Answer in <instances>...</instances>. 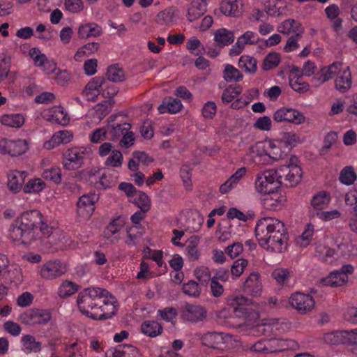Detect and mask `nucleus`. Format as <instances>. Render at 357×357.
<instances>
[{
    "label": "nucleus",
    "mask_w": 357,
    "mask_h": 357,
    "mask_svg": "<svg viewBox=\"0 0 357 357\" xmlns=\"http://www.w3.org/2000/svg\"><path fill=\"white\" fill-rule=\"evenodd\" d=\"M354 268L351 264L342 266L340 269L332 271L326 278H321L320 283L322 286L338 287L344 285L348 282V275L354 273Z\"/></svg>",
    "instance_id": "423d86ee"
},
{
    "label": "nucleus",
    "mask_w": 357,
    "mask_h": 357,
    "mask_svg": "<svg viewBox=\"0 0 357 357\" xmlns=\"http://www.w3.org/2000/svg\"><path fill=\"white\" fill-rule=\"evenodd\" d=\"M63 167L67 170H75L81 167L83 163V157L77 148L66 150L63 154Z\"/></svg>",
    "instance_id": "2eb2a0df"
},
{
    "label": "nucleus",
    "mask_w": 357,
    "mask_h": 357,
    "mask_svg": "<svg viewBox=\"0 0 357 357\" xmlns=\"http://www.w3.org/2000/svg\"><path fill=\"white\" fill-rule=\"evenodd\" d=\"M265 197L262 199L263 207L266 210L275 211L285 200L284 197L276 191L270 193H264Z\"/></svg>",
    "instance_id": "4be33fe9"
},
{
    "label": "nucleus",
    "mask_w": 357,
    "mask_h": 357,
    "mask_svg": "<svg viewBox=\"0 0 357 357\" xmlns=\"http://www.w3.org/2000/svg\"><path fill=\"white\" fill-rule=\"evenodd\" d=\"M186 47L187 49L190 52H193L195 50L202 47V51L199 50L198 52L194 53L196 56L202 55L205 52V47L202 45L199 40L195 37L191 38L188 40L186 43Z\"/></svg>",
    "instance_id": "e2e57ef3"
},
{
    "label": "nucleus",
    "mask_w": 357,
    "mask_h": 357,
    "mask_svg": "<svg viewBox=\"0 0 357 357\" xmlns=\"http://www.w3.org/2000/svg\"><path fill=\"white\" fill-rule=\"evenodd\" d=\"M99 46L100 45L98 43H89L84 45L77 50L74 56L75 59L76 61H79V57H82L84 55L89 56L96 52V51H98Z\"/></svg>",
    "instance_id": "49530a36"
},
{
    "label": "nucleus",
    "mask_w": 357,
    "mask_h": 357,
    "mask_svg": "<svg viewBox=\"0 0 357 357\" xmlns=\"http://www.w3.org/2000/svg\"><path fill=\"white\" fill-rule=\"evenodd\" d=\"M229 339L227 335L223 333L208 332L201 337L202 343L214 349H223L226 347V343Z\"/></svg>",
    "instance_id": "f8f14e48"
},
{
    "label": "nucleus",
    "mask_w": 357,
    "mask_h": 357,
    "mask_svg": "<svg viewBox=\"0 0 357 357\" xmlns=\"http://www.w3.org/2000/svg\"><path fill=\"white\" fill-rule=\"evenodd\" d=\"M26 176L25 172L15 171L8 176V188L15 192H18L22 187L24 178Z\"/></svg>",
    "instance_id": "a878e982"
},
{
    "label": "nucleus",
    "mask_w": 357,
    "mask_h": 357,
    "mask_svg": "<svg viewBox=\"0 0 357 357\" xmlns=\"http://www.w3.org/2000/svg\"><path fill=\"white\" fill-rule=\"evenodd\" d=\"M65 6L71 13H78L83 9V3L82 0H66Z\"/></svg>",
    "instance_id": "338daca9"
},
{
    "label": "nucleus",
    "mask_w": 357,
    "mask_h": 357,
    "mask_svg": "<svg viewBox=\"0 0 357 357\" xmlns=\"http://www.w3.org/2000/svg\"><path fill=\"white\" fill-rule=\"evenodd\" d=\"M247 266L248 261L246 259L241 258L236 260L233 263L230 270L232 277L234 279L240 277Z\"/></svg>",
    "instance_id": "8fccbe9b"
},
{
    "label": "nucleus",
    "mask_w": 357,
    "mask_h": 357,
    "mask_svg": "<svg viewBox=\"0 0 357 357\" xmlns=\"http://www.w3.org/2000/svg\"><path fill=\"white\" fill-rule=\"evenodd\" d=\"M195 275L202 285H206L211 280L210 271L206 267H200L195 270Z\"/></svg>",
    "instance_id": "3c124183"
},
{
    "label": "nucleus",
    "mask_w": 357,
    "mask_h": 357,
    "mask_svg": "<svg viewBox=\"0 0 357 357\" xmlns=\"http://www.w3.org/2000/svg\"><path fill=\"white\" fill-rule=\"evenodd\" d=\"M123 155L118 150H113L111 155L107 158L105 165L114 167H119L122 165Z\"/></svg>",
    "instance_id": "603ef678"
},
{
    "label": "nucleus",
    "mask_w": 357,
    "mask_h": 357,
    "mask_svg": "<svg viewBox=\"0 0 357 357\" xmlns=\"http://www.w3.org/2000/svg\"><path fill=\"white\" fill-rule=\"evenodd\" d=\"M1 122L9 127L20 128L24 123V119L20 114H5L1 116Z\"/></svg>",
    "instance_id": "f704fd0d"
},
{
    "label": "nucleus",
    "mask_w": 357,
    "mask_h": 357,
    "mask_svg": "<svg viewBox=\"0 0 357 357\" xmlns=\"http://www.w3.org/2000/svg\"><path fill=\"white\" fill-rule=\"evenodd\" d=\"M36 311L37 309H29L22 313L20 316L22 321L29 325L37 324Z\"/></svg>",
    "instance_id": "680f3d73"
},
{
    "label": "nucleus",
    "mask_w": 357,
    "mask_h": 357,
    "mask_svg": "<svg viewBox=\"0 0 357 357\" xmlns=\"http://www.w3.org/2000/svg\"><path fill=\"white\" fill-rule=\"evenodd\" d=\"M271 275L279 284H284L288 280L290 273L287 269L277 268L272 272Z\"/></svg>",
    "instance_id": "bf43d9fd"
},
{
    "label": "nucleus",
    "mask_w": 357,
    "mask_h": 357,
    "mask_svg": "<svg viewBox=\"0 0 357 357\" xmlns=\"http://www.w3.org/2000/svg\"><path fill=\"white\" fill-rule=\"evenodd\" d=\"M214 40L220 47L229 45L234 41V32L225 28L218 29L214 34Z\"/></svg>",
    "instance_id": "cd10ccee"
},
{
    "label": "nucleus",
    "mask_w": 357,
    "mask_h": 357,
    "mask_svg": "<svg viewBox=\"0 0 357 357\" xmlns=\"http://www.w3.org/2000/svg\"><path fill=\"white\" fill-rule=\"evenodd\" d=\"M9 237L13 241L29 245L39 241L52 246L56 243L53 227L47 225L40 211L31 210L24 212L11 224Z\"/></svg>",
    "instance_id": "f257e3e1"
},
{
    "label": "nucleus",
    "mask_w": 357,
    "mask_h": 357,
    "mask_svg": "<svg viewBox=\"0 0 357 357\" xmlns=\"http://www.w3.org/2000/svg\"><path fill=\"white\" fill-rule=\"evenodd\" d=\"M29 56L33 59L36 66H43L47 62V56L36 47H33L29 50Z\"/></svg>",
    "instance_id": "864d4df0"
},
{
    "label": "nucleus",
    "mask_w": 357,
    "mask_h": 357,
    "mask_svg": "<svg viewBox=\"0 0 357 357\" xmlns=\"http://www.w3.org/2000/svg\"><path fill=\"white\" fill-rule=\"evenodd\" d=\"M238 66L245 72L254 74L257 68V61L254 57L243 55L239 59Z\"/></svg>",
    "instance_id": "72a5a7b5"
},
{
    "label": "nucleus",
    "mask_w": 357,
    "mask_h": 357,
    "mask_svg": "<svg viewBox=\"0 0 357 357\" xmlns=\"http://www.w3.org/2000/svg\"><path fill=\"white\" fill-rule=\"evenodd\" d=\"M23 349L26 353L31 351L38 352L41 349V343L36 340V338L31 335H26L22 337Z\"/></svg>",
    "instance_id": "e433bc0d"
},
{
    "label": "nucleus",
    "mask_w": 357,
    "mask_h": 357,
    "mask_svg": "<svg viewBox=\"0 0 357 357\" xmlns=\"http://www.w3.org/2000/svg\"><path fill=\"white\" fill-rule=\"evenodd\" d=\"M45 183L40 178L30 180L24 187L25 193L38 192L45 188Z\"/></svg>",
    "instance_id": "09e8293b"
},
{
    "label": "nucleus",
    "mask_w": 357,
    "mask_h": 357,
    "mask_svg": "<svg viewBox=\"0 0 357 357\" xmlns=\"http://www.w3.org/2000/svg\"><path fill=\"white\" fill-rule=\"evenodd\" d=\"M28 150L26 140H10L6 138L0 139V153L8 154L12 157L20 155Z\"/></svg>",
    "instance_id": "0eeeda50"
},
{
    "label": "nucleus",
    "mask_w": 357,
    "mask_h": 357,
    "mask_svg": "<svg viewBox=\"0 0 357 357\" xmlns=\"http://www.w3.org/2000/svg\"><path fill=\"white\" fill-rule=\"evenodd\" d=\"M278 180L281 185L287 188L296 186L301 180L303 172L301 168L292 162L276 169Z\"/></svg>",
    "instance_id": "39448f33"
},
{
    "label": "nucleus",
    "mask_w": 357,
    "mask_h": 357,
    "mask_svg": "<svg viewBox=\"0 0 357 357\" xmlns=\"http://www.w3.org/2000/svg\"><path fill=\"white\" fill-rule=\"evenodd\" d=\"M105 83V78L95 77L86 85L82 91V95L87 100L95 102L99 95V89Z\"/></svg>",
    "instance_id": "a211bd4d"
},
{
    "label": "nucleus",
    "mask_w": 357,
    "mask_h": 357,
    "mask_svg": "<svg viewBox=\"0 0 357 357\" xmlns=\"http://www.w3.org/2000/svg\"><path fill=\"white\" fill-rule=\"evenodd\" d=\"M77 303L80 312L94 320L110 319L116 311L115 298L100 287L84 289L79 294Z\"/></svg>",
    "instance_id": "f03ea898"
},
{
    "label": "nucleus",
    "mask_w": 357,
    "mask_h": 357,
    "mask_svg": "<svg viewBox=\"0 0 357 357\" xmlns=\"http://www.w3.org/2000/svg\"><path fill=\"white\" fill-rule=\"evenodd\" d=\"M141 331L144 335L154 337L162 333L163 328L158 321H145L141 325Z\"/></svg>",
    "instance_id": "c756f323"
},
{
    "label": "nucleus",
    "mask_w": 357,
    "mask_h": 357,
    "mask_svg": "<svg viewBox=\"0 0 357 357\" xmlns=\"http://www.w3.org/2000/svg\"><path fill=\"white\" fill-rule=\"evenodd\" d=\"M217 112V107L214 102L208 101L206 102L202 109V113L205 119H212Z\"/></svg>",
    "instance_id": "13d9d810"
},
{
    "label": "nucleus",
    "mask_w": 357,
    "mask_h": 357,
    "mask_svg": "<svg viewBox=\"0 0 357 357\" xmlns=\"http://www.w3.org/2000/svg\"><path fill=\"white\" fill-rule=\"evenodd\" d=\"M343 344L357 345V328L351 331H342Z\"/></svg>",
    "instance_id": "052dcab7"
},
{
    "label": "nucleus",
    "mask_w": 357,
    "mask_h": 357,
    "mask_svg": "<svg viewBox=\"0 0 357 357\" xmlns=\"http://www.w3.org/2000/svg\"><path fill=\"white\" fill-rule=\"evenodd\" d=\"M60 169L52 168L50 169L45 170L43 172V177L45 179L53 181L56 183H59L61 181Z\"/></svg>",
    "instance_id": "0e129e2a"
},
{
    "label": "nucleus",
    "mask_w": 357,
    "mask_h": 357,
    "mask_svg": "<svg viewBox=\"0 0 357 357\" xmlns=\"http://www.w3.org/2000/svg\"><path fill=\"white\" fill-rule=\"evenodd\" d=\"M105 75L107 80L112 82H121L125 79L124 71L119 64L112 65L108 67Z\"/></svg>",
    "instance_id": "473e14b6"
},
{
    "label": "nucleus",
    "mask_w": 357,
    "mask_h": 357,
    "mask_svg": "<svg viewBox=\"0 0 357 357\" xmlns=\"http://www.w3.org/2000/svg\"><path fill=\"white\" fill-rule=\"evenodd\" d=\"M203 222L204 218L199 214H195L191 218H188L187 230L190 232L197 231L200 229Z\"/></svg>",
    "instance_id": "5fc2aeb1"
},
{
    "label": "nucleus",
    "mask_w": 357,
    "mask_h": 357,
    "mask_svg": "<svg viewBox=\"0 0 357 357\" xmlns=\"http://www.w3.org/2000/svg\"><path fill=\"white\" fill-rule=\"evenodd\" d=\"M157 22L161 25L169 24L173 20V13L169 10H163L157 15Z\"/></svg>",
    "instance_id": "774afa93"
},
{
    "label": "nucleus",
    "mask_w": 357,
    "mask_h": 357,
    "mask_svg": "<svg viewBox=\"0 0 357 357\" xmlns=\"http://www.w3.org/2000/svg\"><path fill=\"white\" fill-rule=\"evenodd\" d=\"M335 250L321 243H317L315 247V256L326 263H332Z\"/></svg>",
    "instance_id": "2f4dec72"
},
{
    "label": "nucleus",
    "mask_w": 357,
    "mask_h": 357,
    "mask_svg": "<svg viewBox=\"0 0 357 357\" xmlns=\"http://www.w3.org/2000/svg\"><path fill=\"white\" fill-rule=\"evenodd\" d=\"M255 236L259 245L268 251L282 253L287 250V229L278 219L266 217L259 220L255 227Z\"/></svg>",
    "instance_id": "7ed1b4c3"
},
{
    "label": "nucleus",
    "mask_w": 357,
    "mask_h": 357,
    "mask_svg": "<svg viewBox=\"0 0 357 357\" xmlns=\"http://www.w3.org/2000/svg\"><path fill=\"white\" fill-rule=\"evenodd\" d=\"M342 331H337L325 334L324 340L325 342L332 345L343 344Z\"/></svg>",
    "instance_id": "6e6d98bb"
},
{
    "label": "nucleus",
    "mask_w": 357,
    "mask_h": 357,
    "mask_svg": "<svg viewBox=\"0 0 357 357\" xmlns=\"http://www.w3.org/2000/svg\"><path fill=\"white\" fill-rule=\"evenodd\" d=\"M264 10L266 13L271 16H280L282 15L280 9L276 6L275 0L266 1L264 3Z\"/></svg>",
    "instance_id": "69168bd1"
},
{
    "label": "nucleus",
    "mask_w": 357,
    "mask_h": 357,
    "mask_svg": "<svg viewBox=\"0 0 357 357\" xmlns=\"http://www.w3.org/2000/svg\"><path fill=\"white\" fill-rule=\"evenodd\" d=\"M182 289L185 294L194 298L199 297L201 294L199 284L194 280H189L187 283H184Z\"/></svg>",
    "instance_id": "de8ad7c7"
},
{
    "label": "nucleus",
    "mask_w": 357,
    "mask_h": 357,
    "mask_svg": "<svg viewBox=\"0 0 357 357\" xmlns=\"http://www.w3.org/2000/svg\"><path fill=\"white\" fill-rule=\"evenodd\" d=\"M276 169H270L257 175L255 188L260 193H270L278 190L281 186Z\"/></svg>",
    "instance_id": "20e7f679"
},
{
    "label": "nucleus",
    "mask_w": 357,
    "mask_h": 357,
    "mask_svg": "<svg viewBox=\"0 0 357 357\" xmlns=\"http://www.w3.org/2000/svg\"><path fill=\"white\" fill-rule=\"evenodd\" d=\"M279 330V324L278 321L271 323H262L257 324L250 329V333L254 336H266L270 337L272 335H276L277 331Z\"/></svg>",
    "instance_id": "aec40b11"
},
{
    "label": "nucleus",
    "mask_w": 357,
    "mask_h": 357,
    "mask_svg": "<svg viewBox=\"0 0 357 357\" xmlns=\"http://www.w3.org/2000/svg\"><path fill=\"white\" fill-rule=\"evenodd\" d=\"M98 198V195L96 193L81 196L77 203V215L83 219L89 218L95 210V204Z\"/></svg>",
    "instance_id": "6e6552de"
},
{
    "label": "nucleus",
    "mask_w": 357,
    "mask_h": 357,
    "mask_svg": "<svg viewBox=\"0 0 357 357\" xmlns=\"http://www.w3.org/2000/svg\"><path fill=\"white\" fill-rule=\"evenodd\" d=\"M281 142L277 140H267L264 142H259L256 144L255 148L263 149V153H259V155L264 154L268 155L270 158L273 160H279L283 158V156L286 154L282 151Z\"/></svg>",
    "instance_id": "9b49d317"
},
{
    "label": "nucleus",
    "mask_w": 357,
    "mask_h": 357,
    "mask_svg": "<svg viewBox=\"0 0 357 357\" xmlns=\"http://www.w3.org/2000/svg\"><path fill=\"white\" fill-rule=\"evenodd\" d=\"M260 275L257 273H252L243 284V291L252 296H259L262 291Z\"/></svg>",
    "instance_id": "6ab92c4d"
},
{
    "label": "nucleus",
    "mask_w": 357,
    "mask_h": 357,
    "mask_svg": "<svg viewBox=\"0 0 357 357\" xmlns=\"http://www.w3.org/2000/svg\"><path fill=\"white\" fill-rule=\"evenodd\" d=\"M259 37L256 33L248 31L241 36L234 45L230 50V56L239 55L244 49L245 45H255L259 42Z\"/></svg>",
    "instance_id": "dca6fc26"
},
{
    "label": "nucleus",
    "mask_w": 357,
    "mask_h": 357,
    "mask_svg": "<svg viewBox=\"0 0 357 357\" xmlns=\"http://www.w3.org/2000/svg\"><path fill=\"white\" fill-rule=\"evenodd\" d=\"M10 261L5 255L0 254V276L10 282H22L21 270L19 268L8 269Z\"/></svg>",
    "instance_id": "ddd939ff"
},
{
    "label": "nucleus",
    "mask_w": 357,
    "mask_h": 357,
    "mask_svg": "<svg viewBox=\"0 0 357 357\" xmlns=\"http://www.w3.org/2000/svg\"><path fill=\"white\" fill-rule=\"evenodd\" d=\"M72 139L73 133L70 131L61 130L55 132L49 141L45 142L44 148L48 150L52 149L61 144L70 142Z\"/></svg>",
    "instance_id": "412c9836"
},
{
    "label": "nucleus",
    "mask_w": 357,
    "mask_h": 357,
    "mask_svg": "<svg viewBox=\"0 0 357 357\" xmlns=\"http://www.w3.org/2000/svg\"><path fill=\"white\" fill-rule=\"evenodd\" d=\"M357 178L356 174L355 173L354 168L351 166H347L343 168L340 174V181L346 185H352Z\"/></svg>",
    "instance_id": "a19ab883"
},
{
    "label": "nucleus",
    "mask_w": 357,
    "mask_h": 357,
    "mask_svg": "<svg viewBox=\"0 0 357 357\" xmlns=\"http://www.w3.org/2000/svg\"><path fill=\"white\" fill-rule=\"evenodd\" d=\"M273 119L276 122L287 121L298 125L305 121V117L301 112L290 107H282L276 110Z\"/></svg>",
    "instance_id": "9d476101"
},
{
    "label": "nucleus",
    "mask_w": 357,
    "mask_h": 357,
    "mask_svg": "<svg viewBox=\"0 0 357 357\" xmlns=\"http://www.w3.org/2000/svg\"><path fill=\"white\" fill-rule=\"evenodd\" d=\"M130 354L133 356L138 354L137 349L130 344L119 345L112 351V357H130Z\"/></svg>",
    "instance_id": "c9c22d12"
},
{
    "label": "nucleus",
    "mask_w": 357,
    "mask_h": 357,
    "mask_svg": "<svg viewBox=\"0 0 357 357\" xmlns=\"http://www.w3.org/2000/svg\"><path fill=\"white\" fill-rule=\"evenodd\" d=\"M351 86V75L349 68L344 70L338 75L335 81V86L337 90L341 93H344L350 89Z\"/></svg>",
    "instance_id": "b1692460"
},
{
    "label": "nucleus",
    "mask_w": 357,
    "mask_h": 357,
    "mask_svg": "<svg viewBox=\"0 0 357 357\" xmlns=\"http://www.w3.org/2000/svg\"><path fill=\"white\" fill-rule=\"evenodd\" d=\"M206 12V3L194 1L188 10V19L193 22L202 17Z\"/></svg>",
    "instance_id": "c85d7f7f"
},
{
    "label": "nucleus",
    "mask_w": 357,
    "mask_h": 357,
    "mask_svg": "<svg viewBox=\"0 0 357 357\" xmlns=\"http://www.w3.org/2000/svg\"><path fill=\"white\" fill-rule=\"evenodd\" d=\"M116 115H112L109 117V125L107 126V129L109 130V132L112 135V140L118 139L121 136H123L125 132H128L130 128L131 125L128 123H124L122 124H112L113 121H114Z\"/></svg>",
    "instance_id": "393cba45"
},
{
    "label": "nucleus",
    "mask_w": 357,
    "mask_h": 357,
    "mask_svg": "<svg viewBox=\"0 0 357 357\" xmlns=\"http://www.w3.org/2000/svg\"><path fill=\"white\" fill-rule=\"evenodd\" d=\"M330 202V197L325 192H321L314 195L311 201V205L314 210L321 211Z\"/></svg>",
    "instance_id": "4c0bfd02"
},
{
    "label": "nucleus",
    "mask_w": 357,
    "mask_h": 357,
    "mask_svg": "<svg viewBox=\"0 0 357 357\" xmlns=\"http://www.w3.org/2000/svg\"><path fill=\"white\" fill-rule=\"evenodd\" d=\"M123 225L120 222L119 219L112 220L104 230V235L107 238H111L115 234L119 232Z\"/></svg>",
    "instance_id": "4d7b16f0"
},
{
    "label": "nucleus",
    "mask_w": 357,
    "mask_h": 357,
    "mask_svg": "<svg viewBox=\"0 0 357 357\" xmlns=\"http://www.w3.org/2000/svg\"><path fill=\"white\" fill-rule=\"evenodd\" d=\"M280 62V55L277 52H271L264 58L261 68L264 71L276 68Z\"/></svg>",
    "instance_id": "79ce46f5"
},
{
    "label": "nucleus",
    "mask_w": 357,
    "mask_h": 357,
    "mask_svg": "<svg viewBox=\"0 0 357 357\" xmlns=\"http://www.w3.org/2000/svg\"><path fill=\"white\" fill-rule=\"evenodd\" d=\"M102 33V29L95 23H89L79 26L78 35L81 38H88L89 37L99 36Z\"/></svg>",
    "instance_id": "bb28decb"
},
{
    "label": "nucleus",
    "mask_w": 357,
    "mask_h": 357,
    "mask_svg": "<svg viewBox=\"0 0 357 357\" xmlns=\"http://www.w3.org/2000/svg\"><path fill=\"white\" fill-rule=\"evenodd\" d=\"M337 140V134L334 131H331L326 134L324 139V145L320 149L319 153L320 155H325L331 149L333 144Z\"/></svg>",
    "instance_id": "a18cd8bd"
},
{
    "label": "nucleus",
    "mask_w": 357,
    "mask_h": 357,
    "mask_svg": "<svg viewBox=\"0 0 357 357\" xmlns=\"http://www.w3.org/2000/svg\"><path fill=\"white\" fill-rule=\"evenodd\" d=\"M223 73V77L226 82H239L243 79V74L232 65L227 64Z\"/></svg>",
    "instance_id": "37998d69"
},
{
    "label": "nucleus",
    "mask_w": 357,
    "mask_h": 357,
    "mask_svg": "<svg viewBox=\"0 0 357 357\" xmlns=\"http://www.w3.org/2000/svg\"><path fill=\"white\" fill-rule=\"evenodd\" d=\"M67 271L66 267L59 261H48L40 269L41 276L51 280L63 275Z\"/></svg>",
    "instance_id": "4468645a"
},
{
    "label": "nucleus",
    "mask_w": 357,
    "mask_h": 357,
    "mask_svg": "<svg viewBox=\"0 0 357 357\" xmlns=\"http://www.w3.org/2000/svg\"><path fill=\"white\" fill-rule=\"evenodd\" d=\"M237 0H224L220 6V11L227 16H235L238 13Z\"/></svg>",
    "instance_id": "c03bdc74"
},
{
    "label": "nucleus",
    "mask_w": 357,
    "mask_h": 357,
    "mask_svg": "<svg viewBox=\"0 0 357 357\" xmlns=\"http://www.w3.org/2000/svg\"><path fill=\"white\" fill-rule=\"evenodd\" d=\"M246 173V169L241 167L238 169L233 175H231L223 184L220 187V192L222 194L227 193L234 185H236L239 180Z\"/></svg>",
    "instance_id": "7c9ffc66"
},
{
    "label": "nucleus",
    "mask_w": 357,
    "mask_h": 357,
    "mask_svg": "<svg viewBox=\"0 0 357 357\" xmlns=\"http://www.w3.org/2000/svg\"><path fill=\"white\" fill-rule=\"evenodd\" d=\"M79 285L71 281L66 280L61 283L58 289L60 298L68 297L78 291Z\"/></svg>",
    "instance_id": "58836bf2"
},
{
    "label": "nucleus",
    "mask_w": 357,
    "mask_h": 357,
    "mask_svg": "<svg viewBox=\"0 0 357 357\" xmlns=\"http://www.w3.org/2000/svg\"><path fill=\"white\" fill-rule=\"evenodd\" d=\"M289 302L291 307L301 314H305L311 311L315 305V302L310 295L301 292L291 294Z\"/></svg>",
    "instance_id": "1a4fd4ad"
},
{
    "label": "nucleus",
    "mask_w": 357,
    "mask_h": 357,
    "mask_svg": "<svg viewBox=\"0 0 357 357\" xmlns=\"http://www.w3.org/2000/svg\"><path fill=\"white\" fill-rule=\"evenodd\" d=\"M182 107L183 105L179 99L167 97L163 100L162 103L158 106V109L160 114H164L166 112L175 114L180 112Z\"/></svg>",
    "instance_id": "5701e85b"
},
{
    "label": "nucleus",
    "mask_w": 357,
    "mask_h": 357,
    "mask_svg": "<svg viewBox=\"0 0 357 357\" xmlns=\"http://www.w3.org/2000/svg\"><path fill=\"white\" fill-rule=\"evenodd\" d=\"M183 317L188 321H202L206 317V310L201 305L186 304L183 311Z\"/></svg>",
    "instance_id": "f3484780"
},
{
    "label": "nucleus",
    "mask_w": 357,
    "mask_h": 357,
    "mask_svg": "<svg viewBox=\"0 0 357 357\" xmlns=\"http://www.w3.org/2000/svg\"><path fill=\"white\" fill-rule=\"evenodd\" d=\"M133 203L143 211H148L151 206V200L146 193L137 190L133 197Z\"/></svg>",
    "instance_id": "ea45409f"
}]
</instances>
